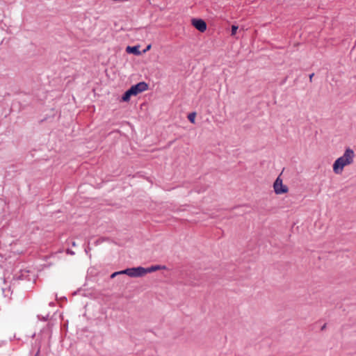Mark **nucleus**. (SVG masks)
I'll list each match as a JSON object with an SVG mask.
<instances>
[{
  "mask_svg": "<svg viewBox=\"0 0 356 356\" xmlns=\"http://www.w3.org/2000/svg\"><path fill=\"white\" fill-rule=\"evenodd\" d=\"M354 157V151L350 147L346 148L343 156L337 159L334 162L332 165L333 172L337 175H341L345 166L353 163Z\"/></svg>",
  "mask_w": 356,
  "mask_h": 356,
  "instance_id": "f257e3e1",
  "label": "nucleus"
},
{
  "mask_svg": "<svg viewBox=\"0 0 356 356\" xmlns=\"http://www.w3.org/2000/svg\"><path fill=\"white\" fill-rule=\"evenodd\" d=\"M273 188L275 194L277 195L284 194L289 191L288 186L283 184L282 179L280 178V176L277 177L274 181Z\"/></svg>",
  "mask_w": 356,
  "mask_h": 356,
  "instance_id": "f03ea898",
  "label": "nucleus"
},
{
  "mask_svg": "<svg viewBox=\"0 0 356 356\" xmlns=\"http://www.w3.org/2000/svg\"><path fill=\"white\" fill-rule=\"evenodd\" d=\"M129 89L131 90L134 96L147 90L148 84L145 81H140L135 85L131 86Z\"/></svg>",
  "mask_w": 356,
  "mask_h": 356,
  "instance_id": "7ed1b4c3",
  "label": "nucleus"
},
{
  "mask_svg": "<svg viewBox=\"0 0 356 356\" xmlns=\"http://www.w3.org/2000/svg\"><path fill=\"white\" fill-rule=\"evenodd\" d=\"M127 273L131 277H141L145 275V268L142 266L128 268Z\"/></svg>",
  "mask_w": 356,
  "mask_h": 356,
  "instance_id": "20e7f679",
  "label": "nucleus"
},
{
  "mask_svg": "<svg viewBox=\"0 0 356 356\" xmlns=\"http://www.w3.org/2000/svg\"><path fill=\"white\" fill-rule=\"evenodd\" d=\"M191 24L197 31L201 33H204L207 30V23L202 19L193 18L191 20Z\"/></svg>",
  "mask_w": 356,
  "mask_h": 356,
  "instance_id": "39448f33",
  "label": "nucleus"
},
{
  "mask_svg": "<svg viewBox=\"0 0 356 356\" xmlns=\"http://www.w3.org/2000/svg\"><path fill=\"white\" fill-rule=\"evenodd\" d=\"M126 51L128 54H132L136 56H139L141 54V52L140 51V46L136 45V46H127L126 49Z\"/></svg>",
  "mask_w": 356,
  "mask_h": 356,
  "instance_id": "423d86ee",
  "label": "nucleus"
},
{
  "mask_svg": "<svg viewBox=\"0 0 356 356\" xmlns=\"http://www.w3.org/2000/svg\"><path fill=\"white\" fill-rule=\"evenodd\" d=\"M132 96H134V95L133 92H131V90L129 88L122 95L120 102H128Z\"/></svg>",
  "mask_w": 356,
  "mask_h": 356,
  "instance_id": "0eeeda50",
  "label": "nucleus"
},
{
  "mask_svg": "<svg viewBox=\"0 0 356 356\" xmlns=\"http://www.w3.org/2000/svg\"><path fill=\"white\" fill-rule=\"evenodd\" d=\"M165 266H160V265L152 266L148 268H145V273L146 275L147 273L154 272L157 270L165 269Z\"/></svg>",
  "mask_w": 356,
  "mask_h": 356,
  "instance_id": "6e6552de",
  "label": "nucleus"
},
{
  "mask_svg": "<svg viewBox=\"0 0 356 356\" xmlns=\"http://www.w3.org/2000/svg\"><path fill=\"white\" fill-rule=\"evenodd\" d=\"M196 113L192 112L188 115V120L193 124L195 123Z\"/></svg>",
  "mask_w": 356,
  "mask_h": 356,
  "instance_id": "1a4fd4ad",
  "label": "nucleus"
},
{
  "mask_svg": "<svg viewBox=\"0 0 356 356\" xmlns=\"http://www.w3.org/2000/svg\"><path fill=\"white\" fill-rule=\"evenodd\" d=\"M238 29V26L237 25L233 24L231 27V35L234 36L236 35L237 30Z\"/></svg>",
  "mask_w": 356,
  "mask_h": 356,
  "instance_id": "9d476101",
  "label": "nucleus"
},
{
  "mask_svg": "<svg viewBox=\"0 0 356 356\" xmlns=\"http://www.w3.org/2000/svg\"><path fill=\"white\" fill-rule=\"evenodd\" d=\"M127 271H128V268H126L124 270L118 271V273H120V275H127L129 276V273H127Z\"/></svg>",
  "mask_w": 356,
  "mask_h": 356,
  "instance_id": "9b49d317",
  "label": "nucleus"
},
{
  "mask_svg": "<svg viewBox=\"0 0 356 356\" xmlns=\"http://www.w3.org/2000/svg\"><path fill=\"white\" fill-rule=\"evenodd\" d=\"M117 275H120V273H118V271H116V272H114L113 273H112L111 275V278L113 279V278L115 277Z\"/></svg>",
  "mask_w": 356,
  "mask_h": 356,
  "instance_id": "f8f14e48",
  "label": "nucleus"
},
{
  "mask_svg": "<svg viewBox=\"0 0 356 356\" xmlns=\"http://www.w3.org/2000/svg\"><path fill=\"white\" fill-rule=\"evenodd\" d=\"M288 79V76H286L282 81L280 82V85H283L286 83V80Z\"/></svg>",
  "mask_w": 356,
  "mask_h": 356,
  "instance_id": "ddd939ff",
  "label": "nucleus"
},
{
  "mask_svg": "<svg viewBox=\"0 0 356 356\" xmlns=\"http://www.w3.org/2000/svg\"><path fill=\"white\" fill-rule=\"evenodd\" d=\"M151 47V44H149L147 46L146 49L143 50V52H146L147 51H148Z\"/></svg>",
  "mask_w": 356,
  "mask_h": 356,
  "instance_id": "4468645a",
  "label": "nucleus"
},
{
  "mask_svg": "<svg viewBox=\"0 0 356 356\" xmlns=\"http://www.w3.org/2000/svg\"><path fill=\"white\" fill-rule=\"evenodd\" d=\"M314 76V73H312L311 74H309V81L310 82L312 81V78Z\"/></svg>",
  "mask_w": 356,
  "mask_h": 356,
  "instance_id": "2eb2a0df",
  "label": "nucleus"
},
{
  "mask_svg": "<svg viewBox=\"0 0 356 356\" xmlns=\"http://www.w3.org/2000/svg\"><path fill=\"white\" fill-rule=\"evenodd\" d=\"M326 326H327V324H326V323H325V324L321 327V330H325Z\"/></svg>",
  "mask_w": 356,
  "mask_h": 356,
  "instance_id": "dca6fc26",
  "label": "nucleus"
}]
</instances>
